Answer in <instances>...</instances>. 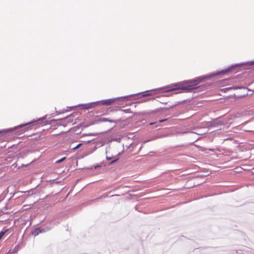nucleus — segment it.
Returning a JSON list of instances; mask_svg holds the SVG:
<instances>
[{"mask_svg":"<svg viewBox=\"0 0 254 254\" xmlns=\"http://www.w3.org/2000/svg\"><path fill=\"white\" fill-rule=\"evenodd\" d=\"M5 234L4 232H1L0 233V240L1 239V238L4 236Z\"/></svg>","mask_w":254,"mask_h":254,"instance_id":"nucleus-6","label":"nucleus"},{"mask_svg":"<svg viewBox=\"0 0 254 254\" xmlns=\"http://www.w3.org/2000/svg\"><path fill=\"white\" fill-rule=\"evenodd\" d=\"M117 160V159H116V160H115L113 161H112V162H116Z\"/></svg>","mask_w":254,"mask_h":254,"instance_id":"nucleus-10","label":"nucleus"},{"mask_svg":"<svg viewBox=\"0 0 254 254\" xmlns=\"http://www.w3.org/2000/svg\"><path fill=\"white\" fill-rule=\"evenodd\" d=\"M92 107V105L91 104H88L85 105V108L89 109Z\"/></svg>","mask_w":254,"mask_h":254,"instance_id":"nucleus-7","label":"nucleus"},{"mask_svg":"<svg viewBox=\"0 0 254 254\" xmlns=\"http://www.w3.org/2000/svg\"><path fill=\"white\" fill-rule=\"evenodd\" d=\"M106 196H107V195H104V197H106Z\"/></svg>","mask_w":254,"mask_h":254,"instance_id":"nucleus-12","label":"nucleus"},{"mask_svg":"<svg viewBox=\"0 0 254 254\" xmlns=\"http://www.w3.org/2000/svg\"><path fill=\"white\" fill-rule=\"evenodd\" d=\"M199 81L198 79H196L172 84L171 85L172 88L168 90L173 91L182 89L186 91H190L196 88V86L199 84Z\"/></svg>","mask_w":254,"mask_h":254,"instance_id":"nucleus-1","label":"nucleus"},{"mask_svg":"<svg viewBox=\"0 0 254 254\" xmlns=\"http://www.w3.org/2000/svg\"><path fill=\"white\" fill-rule=\"evenodd\" d=\"M65 159V157H63L62 158V159H60V160H58L56 161V163H61L62 162H63L64 160Z\"/></svg>","mask_w":254,"mask_h":254,"instance_id":"nucleus-5","label":"nucleus"},{"mask_svg":"<svg viewBox=\"0 0 254 254\" xmlns=\"http://www.w3.org/2000/svg\"><path fill=\"white\" fill-rule=\"evenodd\" d=\"M154 124V123H150V125H153Z\"/></svg>","mask_w":254,"mask_h":254,"instance_id":"nucleus-9","label":"nucleus"},{"mask_svg":"<svg viewBox=\"0 0 254 254\" xmlns=\"http://www.w3.org/2000/svg\"><path fill=\"white\" fill-rule=\"evenodd\" d=\"M82 145V143H79L76 146L74 147L73 148V150H76L78 148H79Z\"/></svg>","mask_w":254,"mask_h":254,"instance_id":"nucleus-4","label":"nucleus"},{"mask_svg":"<svg viewBox=\"0 0 254 254\" xmlns=\"http://www.w3.org/2000/svg\"><path fill=\"white\" fill-rule=\"evenodd\" d=\"M166 119L160 120V121H159V122L161 123V122H164V121H166Z\"/></svg>","mask_w":254,"mask_h":254,"instance_id":"nucleus-8","label":"nucleus"},{"mask_svg":"<svg viewBox=\"0 0 254 254\" xmlns=\"http://www.w3.org/2000/svg\"><path fill=\"white\" fill-rule=\"evenodd\" d=\"M103 120H104V121H108L107 120H104V119Z\"/></svg>","mask_w":254,"mask_h":254,"instance_id":"nucleus-11","label":"nucleus"},{"mask_svg":"<svg viewBox=\"0 0 254 254\" xmlns=\"http://www.w3.org/2000/svg\"><path fill=\"white\" fill-rule=\"evenodd\" d=\"M41 232V231L39 228L35 229L34 230L32 231V234L36 236L39 235V233Z\"/></svg>","mask_w":254,"mask_h":254,"instance_id":"nucleus-3","label":"nucleus"},{"mask_svg":"<svg viewBox=\"0 0 254 254\" xmlns=\"http://www.w3.org/2000/svg\"><path fill=\"white\" fill-rule=\"evenodd\" d=\"M115 100L114 99H110L107 100H105L102 101V104L105 105H110L112 104L115 102Z\"/></svg>","mask_w":254,"mask_h":254,"instance_id":"nucleus-2","label":"nucleus"}]
</instances>
